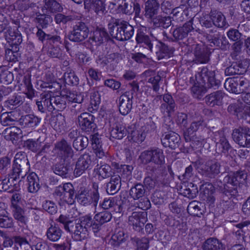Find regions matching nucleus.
<instances>
[{"mask_svg": "<svg viewBox=\"0 0 250 250\" xmlns=\"http://www.w3.org/2000/svg\"><path fill=\"white\" fill-rule=\"evenodd\" d=\"M140 158L144 164L152 162L147 167L146 169L152 176H163L165 174V156L162 149L155 148L144 151L141 153Z\"/></svg>", "mask_w": 250, "mask_h": 250, "instance_id": "1", "label": "nucleus"}, {"mask_svg": "<svg viewBox=\"0 0 250 250\" xmlns=\"http://www.w3.org/2000/svg\"><path fill=\"white\" fill-rule=\"evenodd\" d=\"M197 83L191 89L193 96L196 99H201L207 92V87H217L220 84V81L215 78L214 71H209L206 67H204L195 76Z\"/></svg>", "mask_w": 250, "mask_h": 250, "instance_id": "2", "label": "nucleus"}, {"mask_svg": "<svg viewBox=\"0 0 250 250\" xmlns=\"http://www.w3.org/2000/svg\"><path fill=\"white\" fill-rule=\"evenodd\" d=\"M247 175L244 171H237L225 177L226 183L220 187L222 193L229 198L237 196L241 189L246 187Z\"/></svg>", "mask_w": 250, "mask_h": 250, "instance_id": "3", "label": "nucleus"}, {"mask_svg": "<svg viewBox=\"0 0 250 250\" xmlns=\"http://www.w3.org/2000/svg\"><path fill=\"white\" fill-rule=\"evenodd\" d=\"M109 33L112 38L119 41L129 40L134 34V28L128 22L118 20L109 24Z\"/></svg>", "mask_w": 250, "mask_h": 250, "instance_id": "4", "label": "nucleus"}, {"mask_svg": "<svg viewBox=\"0 0 250 250\" xmlns=\"http://www.w3.org/2000/svg\"><path fill=\"white\" fill-rule=\"evenodd\" d=\"M30 170V165L26 153L19 152L15 155L11 172L15 178H24Z\"/></svg>", "mask_w": 250, "mask_h": 250, "instance_id": "5", "label": "nucleus"}, {"mask_svg": "<svg viewBox=\"0 0 250 250\" xmlns=\"http://www.w3.org/2000/svg\"><path fill=\"white\" fill-rule=\"evenodd\" d=\"M221 165L215 161H208L199 167V172L205 177L214 178L220 173Z\"/></svg>", "mask_w": 250, "mask_h": 250, "instance_id": "6", "label": "nucleus"}, {"mask_svg": "<svg viewBox=\"0 0 250 250\" xmlns=\"http://www.w3.org/2000/svg\"><path fill=\"white\" fill-rule=\"evenodd\" d=\"M89 29L87 25L83 22H78L73 27L68 38L74 42H81L87 38Z\"/></svg>", "mask_w": 250, "mask_h": 250, "instance_id": "7", "label": "nucleus"}, {"mask_svg": "<svg viewBox=\"0 0 250 250\" xmlns=\"http://www.w3.org/2000/svg\"><path fill=\"white\" fill-rule=\"evenodd\" d=\"M94 120L95 118L93 115L87 112H83L78 116V125L83 132H94L97 127Z\"/></svg>", "mask_w": 250, "mask_h": 250, "instance_id": "8", "label": "nucleus"}, {"mask_svg": "<svg viewBox=\"0 0 250 250\" xmlns=\"http://www.w3.org/2000/svg\"><path fill=\"white\" fill-rule=\"evenodd\" d=\"M147 220L146 211H134L128 216V223L136 231L142 232L144 224Z\"/></svg>", "mask_w": 250, "mask_h": 250, "instance_id": "9", "label": "nucleus"}, {"mask_svg": "<svg viewBox=\"0 0 250 250\" xmlns=\"http://www.w3.org/2000/svg\"><path fill=\"white\" fill-rule=\"evenodd\" d=\"M233 140L243 147H250V129L246 127L235 129L232 133Z\"/></svg>", "mask_w": 250, "mask_h": 250, "instance_id": "10", "label": "nucleus"}, {"mask_svg": "<svg viewBox=\"0 0 250 250\" xmlns=\"http://www.w3.org/2000/svg\"><path fill=\"white\" fill-rule=\"evenodd\" d=\"M91 156L89 153H85L81 155L76 163L74 175L76 177L80 176L86 170L91 168Z\"/></svg>", "mask_w": 250, "mask_h": 250, "instance_id": "11", "label": "nucleus"}, {"mask_svg": "<svg viewBox=\"0 0 250 250\" xmlns=\"http://www.w3.org/2000/svg\"><path fill=\"white\" fill-rule=\"evenodd\" d=\"M132 93L125 92L118 98V106L120 112L123 115L128 114L132 107Z\"/></svg>", "mask_w": 250, "mask_h": 250, "instance_id": "12", "label": "nucleus"}, {"mask_svg": "<svg viewBox=\"0 0 250 250\" xmlns=\"http://www.w3.org/2000/svg\"><path fill=\"white\" fill-rule=\"evenodd\" d=\"M69 229L70 230L68 232L70 233L72 237L77 241L85 240L88 237V230L77 220H75L72 225L69 227Z\"/></svg>", "mask_w": 250, "mask_h": 250, "instance_id": "13", "label": "nucleus"}, {"mask_svg": "<svg viewBox=\"0 0 250 250\" xmlns=\"http://www.w3.org/2000/svg\"><path fill=\"white\" fill-rule=\"evenodd\" d=\"M189 114L192 118L193 121L189 127L188 128L186 131L184 133V135L187 136L188 139L189 138L188 137V134H194V133L198 129L202 128L206 125L202 116H201L197 112L195 111L193 112L192 111H190Z\"/></svg>", "mask_w": 250, "mask_h": 250, "instance_id": "14", "label": "nucleus"}, {"mask_svg": "<svg viewBox=\"0 0 250 250\" xmlns=\"http://www.w3.org/2000/svg\"><path fill=\"white\" fill-rule=\"evenodd\" d=\"M180 141V136L173 131L163 135L161 138V142L164 146L169 147L173 149L178 147Z\"/></svg>", "mask_w": 250, "mask_h": 250, "instance_id": "15", "label": "nucleus"}, {"mask_svg": "<svg viewBox=\"0 0 250 250\" xmlns=\"http://www.w3.org/2000/svg\"><path fill=\"white\" fill-rule=\"evenodd\" d=\"M216 143V151L218 153H226L230 149L231 146L222 132H216L214 134Z\"/></svg>", "mask_w": 250, "mask_h": 250, "instance_id": "16", "label": "nucleus"}, {"mask_svg": "<svg viewBox=\"0 0 250 250\" xmlns=\"http://www.w3.org/2000/svg\"><path fill=\"white\" fill-rule=\"evenodd\" d=\"M192 24V20H189L182 26L175 28L172 32L174 39L178 41L186 38L188 33L194 29Z\"/></svg>", "mask_w": 250, "mask_h": 250, "instance_id": "17", "label": "nucleus"}, {"mask_svg": "<svg viewBox=\"0 0 250 250\" xmlns=\"http://www.w3.org/2000/svg\"><path fill=\"white\" fill-rule=\"evenodd\" d=\"M2 135L5 140L11 141L14 144L21 137L22 131L19 127L12 126L5 129Z\"/></svg>", "mask_w": 250, "mask_h": 250, "instance_id": "18", "label": "nucleus"}, {"mask_svg": "<svg viewBox=\"0 0 250 250\" xmlns=\"http://www.w3.org/2000/svg\"><path fill=\"white\" fill-rule=\"evenodd\" d=\"M49 108V111L53 110L62 111L66 107L65 98L61 96H54L50 93Z\"/></svg>", "mask_w": 250, "mask_h": 250, "instance_id": "19", "label": "nucleus"}, {"mask_svg": "<svg viewBox=\"0 0 250 250\" xmlns=\"http://www.w3.org/2000/svg\"><path fill=\"white\" fill-rule=\"evenodd\" d=\"M210 16L213 21V25L215 27L226 29L229 26L225 16L221 12L216 10H211Z\"/></svg>", "mask_w": 250, "mask_h": 250, "instance_id": "20", "label": "nucleus"}, {"mask_svg": "<svg viewBox=\"0 0 250 250\" xmlns=\"http://www.w3.org/2000/svg\"><path fill=\"white\" fill-rule=\"evenodd\" d=\"M160 4L158 0H146L145 2V16L152 19L158 13Z\"/></svg>", "mask_w": 250, "mask_h": 250, "instance_id": "21", "label": "nucleus"}, {"mask_svg": "<svg viewBox=\"0 0 250 250\" xmlns=\"http://www.w3.org/2000/svg\"><path fill=\"white\" fill-rule=\"evenodd\" d=\"M121 187V177L119 174H114L106 184V191L108 194L113 195L120 190Z\"/></svg>", "mask_w": 250, "mask_h": 250, "instance_id": "22", "label": "nucleus"}, {"mask_svg": "<svg viewBox=\"0 0 250 250\" xmlns=\"http://www.w3.org/2000/svg\"><path fill=\"white\" fill-rule=\"evenodd\" d=\"M41 122V119L32 115L28 114L22 116L20 119L21 125L24 128H34Z\"/></svg>", "mask_w": 250, "mask_h": 250, "instance_id": "23", "label": "nucleus"}, {"mask_svg": "<svg viewBox=\"0 0 250 250\" xmlns=\"http://www.w3.org/2000/svg\"><path fill=\"white\" fill-rule=\"evenodd\" d=\"M112 214L109 211H104L96 213L94 216L95 221L94 227L98 229V231L101 229L102 226L111 220Z\"/></svg>", "mask_w": 250, "mask_h": 250, "instance_id": "24", "label": "nucleus"}, {"mask_svg": "<svg viewBox=\"0 0 250 250\" xmlns=\"http://www.w3.org/2000/svg\"><path fill=\"white\" fill-rule=\"evenodd\" d=\"M108 37V33L104 28H97L90 39L95 43V45H100L106 41Z\"/></svg>", "mask_w": 250, "mask_h": 250, "instance_id": "25", "label": "nucleus"}, {"mask_svg": "<svg viewBox=\"0 0 250 250\" xmlns=\"http://www.w3.org/2000/svg\"><path fill=\"white\" fill-rule=\"evenodd\" d=\"M146 29L142 27L138 29L136 37V41L138 43H144L145 47L152 51L153 45L150 40L149 37L146 35Z\"/></svg>", "mask_w": 250, "mask_h": 250, "instance_id": "26", "label": "nucleus"}, {"mask_svg": "<svg viewBox=\"0 0 250 250\" xmlns=\"http://www.w3.org/2000/svg\"><path fill=\"white\" fill-rule=\"evenodd\" d=\"M92 146L97 157L102 158L105 156V152L102 148L101 138L98 133L91 136Z\"/></svg>", "mask_w": 250, "mask_h": 250, "instance_id": "27", "label": "nucleus"}, {"mask_svg": "<svg viewBox=\"0 0 250 250\" xmlns=\"http://www.w3.org/2000/svg\"><path fill=\"white\" fill-rule=\"evenodd\" d=\"M224 95L225 93L221 90L211 93L206 96V102L211 106H213L215 105H219L222 103Z\"/></svg>", "mask_w": 250, "mask_h": 250, "instance_id": "28", "label": "nucleus"}, {"mask_svg": "<svg viewBox=\"0 0 250 250\" xmlns=\"http://www.w3.org/2000/svg\"><path fill=\"white\" fill-rule=\"evenodd\" d=\"M56 148L60 153L66 157L72 158L74 155L73 150L70 145L65 140H62L55 146Z\"/></svg>", "mask_w": 250, "mask_h": 250, "instance_id": "29", "label": "nucleus"}, {"mask_svg": "<svg viewBox=\"0 0 250 250\" xmlns=\"http://www.w3.org/2000/svg\"><path fill=\"white\" fill-rule=\"evenodd\" d=\"M246 68L240 62H233L225 70V73L227 76L233 75L243 74L246 72Z\"/></svg>", "mask_w": 250, "mask_h": 250, "instance_id": "30", "label": "nucleus"}, {"mask_svg": "<svg viewBox=\"0 0 250 250\" xmlns=\"http://www.w3.org/2000/svg\"><path fill=\"white\" fill-rule=\"evenodd\" d=\"M77 201L82 205L86 206L94 203V200L92 198V195L89 194L88 190L85 188L81 189L76 196Z\"/></svg>", "mask_w": 250, "mask_h": 250, "instance_id": "31", "label": "nucleus"}, {"mask_svg": "<svg viewBox=\"0 0 250 250\" xmlns=\"http://www.w3.org/2000/svg\"><path fill=\"white\" fill-rule=\"evenodd\" d=\"M203 249V250H224L225 247L217 239L210 238L204 242Z\"/></svg>", "mask_w": 250, "mask_h": 250, "instance_id": "32", "label": "nucleus"}, {"mask_svg": "<svg viewBox=\"0 0 250 250\" xmlns=\"http://www.w3.org/2000/svg\"><path fill=\"white\" fill-rule=\"evenodd\" d=\"M158 46L159 51L156 52V54L158 59L159 60L165 58H169L174 51L173 47L168 46L161 42H159V44Z\"/></svg>", "mask_w": 250, "mask_h": 250, "instance_id": "33", "label": "nucleus"}, {"mask_svg": "<svg viewBox=\"0 0 250 250\" xmlns=\"http://www.w3.org/2000/svg\"><path fill=\"white\" fill-rule=\"evenodd\" d=\"M62 234V230L58 226L51 225L47 229L46 235L47 239L52 242H57Z\"/></svg>", "mask_w": 250, "mask_h": 250, "instance_id": "34", "label": "nucleus"}, {"mask_svg": "<svg viewBox=\"0 0 250 250\" xmlns=\"http://www.w3.org/2000/svg\"><path fill=\"white\" fill-rule=\"evenodd\" d=\"M128 134V137L130 138V140L138 144L143 142L146 137V132L144 127L138 129L133 128V130H129Z\"/></svg>", "mask_w": 250, "mask_h": 250, "instance_id": "35", "label": "nucleus"}, {"mask_svg": "<svg viewBox=\"0 0 250 250\" xmlns=\"http://www.w3.org/2000/svg\"><path fill=\"white\" fill-rule=\"evenodd\" d=\"M152 22L155 27L167 28L171 25L172 20L170 17L159 15L153 18L152 19Z\"/></svg>", "mask_w": 250, "mask_h": 250, "instance_id": "36", "label": "nucleus"}, {"mask_svg": "<svg viewBox=\"0 0 250 250\" xmlns=\"http://www.w3.org/2000/svg\"><path fill=\"white\" fill-rule=\"evenodd\" d=\"M28 190L30 192L35 193L40 188L39 179L35 172L31 173L27 176Z\"/></svg>", "mask_w": 250, "mask_h": 250, "instance_id": "37", "label": "nucleus"}, {"mask_svg": "<svg viewBox=\"0 0 250 250\" xmlns=\"http://www.w3.org/2000/svg\"><path fill=\"white\" fill-rule=\"evenodd\" d=\"M194 54L196 63H205L209 60V54L204 48L197 46L195 48Z\"/></svg>", "mask_w": 250, "mask_h": 250, "instance_id": "38", "label": "nucleus"}, {"mask_svg": "<svg viewBox=\"0 0 250 250\" xmlns=\"http://www.w3.org/2000/svg\"><path fill=\"white\" fill-rule=\"evenodd\" d=\"M94 172L99 176V179H104L111 177V168L107 164L101 166L98 165L94 168Z\"/></svg>", "mask_w": 250, "mask_h": 250, "instance_id": "39", "label": "nucleus"}, {"mask_svg": "<svg viewBox=\"0 0 250 250\" xmlns=\"http://www.w3.org/2000/svg\"><path fill=\"white\" fill-rule=\"evenodd\" d=\"M127 133H129V130H127L123 125H117L111 129L110 135L113 138L122 139L125 137Z\"/></svg>", "mask_w": 250, "mask_h": 250, "instance_id": "40", "label": "nucleus"}, {"mask_svg": "<svg viewBox=\"0 0 250 250\" xmlns=\"http://www.w3.org/2000/svg\"><path fill=\"white\" fill-rule=\"evenodd\" d=\"M6 36L14 45H18L22 42L21 35L17 29L13 30L11 27H9L7 30Z\"/></svg>", "mask_w": 250, "mask_h": 250, "instance_id": "41", "label": "nucleus"}, {"mask_svg": "<svg viewBox=\"0 0 250 250\" xmlns=\"http://www.w3.org/2000/svg\"><path fill=\"white\" fill-rule=\"evenodd\" d=\"M13 241H15L13 248L15 250H19V247L21 249H26L32 245L31 239L28 240L26 238L20 235L14 236Z\"/></svg>", "mask_w": 250, "mask_h": 250, "instance_id": "42", "label": "nucleus"}, {"mask_svg": "<svg viewBox=\"0 0 250 250\" xmlns=\"http://www.w3.org/2000/svg\"><path fill=\"white\" fill-rule=\"evenodd\" d=\"M78 221L83 226H84V228L87 229V230L91 229L94 233L98 232V229H95V227H94V223L95 222L94 218L92 219V217L89 215H86L81 217Z\"/></svg>", "mask_w": 250, "mask_h": 250, "instance_id": "43", "label": "nucleus"}, {"mask_svg": "<svg viewBox=\"0 0 250 250\" xmlns=\"http://www.w3.org/2000/svg\"><path fill=\"white\" fill-rule=\"evenodd\" d=\"M145 191L143 185L137 184L130 188L129 195L134 200H138L144 196Z\"/></svg>", "mask_w": 250, "mask_h": 250, "instance_id": "44", "label": "nucleus"}, {"mask_svg": "<svg viewBox=\"0 0 250 250\" xmlns=\"http://www.w3.org/2000/svg\"><path fill=\"white\" fill-rule=\"evenodd\" d=\"M43 9L46 12L51 14H55L62 11L63 8L61 5L57 0L44 2Z\"/></svg>", "mask_w": 250, "mask_h": 250, "instance_id": "45", "label": "nucleus"}, {"mask_svg": "<svg viewBox=\"0 0 250 250\" xmlns=\"http://www.w3.org/2000/svg\"><path fill=\"white\" fill-rule=\"evenodd\" d=\"M50 93H43L41 95V101H37L36 104L39 111L43 113L46 110L49 111Z\"/></svg>", "mask_w": 250, "mask_h": 250, "instance_id": "46", "label": "nucleus"}, {"mask_svg": "<svg viewBox=\"0 0 250 250\" xmlns=\"http://www.w3.org/2000/svg\"><path fill=\"white\" fill-rule=\"evenodd\" d=\"M8 175L7 177L2 180V189L4 191L11 192L14 189V186L16 185L15 182L19 178H15L14 175H13L12 172H11Z\"/></svg>", "mask_w": 250, "mask_h": 250, "instance_id": "47", "label": "nucleus"}, {"mask_svg": "<svg viewBox=\"0 0 250 250\" xmlns=\"http://www.w3.org/2000/svg\"><path fill=\"white\" fill-rule=\"evenodd\" d=\"M35 23L42 28H46L52 21V18L48 14H39L34 20Z\"/></svg>", "mask_w": 250, "mask_h": 250, "instance_id": "48", "label": "nucleus"}, {"mask_svg": "<svg viewBox=\"0 0 250 250\" xmlns=\"http://www.w3.org/2000/svg\"><path fill=\"white\" fill-rule=\"evenodd\" d=\"M88 145V139L83 135L80 136L73 142V147L77 151H81L85 148Z\"/></svg>", "mask_w": 250, "mask_h": 250, "instance_id": "49", "label": "nucleus"}, {"mask_svg": "<svg viewBox=\"0 0 250 250\" xmlns=\"http://www.w3.org/2000/svg\"><path fill=\"white\" fill-rule=\"evenodd\" d=\"M188 137L187 136H184L185 139L187 142H191L192 147H199L202 146L203 142L205 141V138L202 136H197L194 134H188Z\"/></svg>", "mask_w": 250, "mask_h": 250, "instance_id": "50", "label": "nucleus"}, {"mask_svg": "<svg viewBox=\"0 0 250 250\" xmlns=\"http://www.w3.org/2000/svg\"><path fill=\"white\" fill-rule=\"evenodd\" d=\"M91 8L98 15H103L105 11L104 2L101 0H93L90 5Z\"/></svg>", "mask_w": 250, "mask_h": 250, "instance_id": "51", "label": "nucleus"}, {"mask_svg": "<svg viewBox=\"0 0 250 250\" xmlns=\"http://www.w3.org/2000/svg\"><path fill=\"white\" fill-rule=\"evenodd\" d=\"M127 235L122 230L114 234L111 238V243L115 246H119L126 240Z\"/></svg>", "mask_w": 250, "mask_h": 250, "instance_id": "52", "label": "nucleus"}, {"mask_svg": "<svg viewBox=\"0 0 250 250\" xmlns=\"http://www.w3.org/2000/svg\"><path fill=\"white\" fill-rule=\"evenodd\" d=\"M53 172L57 175L62 177L66 178L68 176V168L63 164H56L52 167Z\"/></svg>", "mask_w": 250, "mask_h": 250, "instance_id": "53", "label": "nucleus"}, {"mask_svg": "<svg viewBox=\"0 0 250 250\" xmlns=\"http://www.w3.org/2000/svg\"><path fill=\"white\" fill-rule=\"evenodd\" d=\"M122 60V57L119 53H111L107 56L108 67L114 69L117 64Z\"/></svg>", "mask_w": 250, "mask_h": 250, "instance_id": "54", "label": "nucleus"}, {"mask_svg": "<svg viewBox=\"0 0 250 250\" xmlns=\"http://www.w3.org/2000/svg\"><path fill=\"white\" fill-rule=\"evenodd\" d=\"M187 210L189 214L194 216L201 217L202 215L198 203L195 201H192L188 204Z\"/></svg>", "mask_w": 250, "mask_h": 250, "instance_id": "55", "label": "nucleus"}, {"mask_svg": "<svg viewBox=\"0 0 250 250\" xmlns=\"http://www.w3.org/2000/svg\"><path fill=\"white\" fill-rule=\"evenodd\" d=\"M133 242L136 243V250H147L149 248V239L146 237L142 238H134Z\"/></svg>", "mask_w": 250, "mask_h": 250, "instance_id": "56", "label": "nucleus"}, {"mask_svg": "<svg viewBox=\"0 0 250 250\" xmlns=\"http://www.w3.org/2000/svg\"><path fill=\"white\" fill-rule=\"evenodd\" d=\"M24 146L31 151L37 152L41 149L42 142L39 139L36 141L33 139H28L24 142Z\"/></svg>", "mask_w": 250, "mask_h": 250, "instance_id": "57", "label": "nucleus"}, {"mask_svg": "<svg viewBox=\"0 0 250 250\" xmlns=\"http://www.w3.org/2000/svg\"><path fill=\"white\" fill-rule=\"evenodd\" d=\"M13 216L15 219L18 220L22 223H25V217L24 216V211L20 206H15L11 207Z\"/></svg>", "mask_w": 250, "mask_h": 250, "instance_id": "58", "label": "nucleus"}, {"mask_svg": "<svg viewBox=\"0 0 250 250\" xmlns=\"http://www.w3.org/2000/svg\"><path fill=\"white\" fill-rule=\"evenodd\" d=\"M75 20V17L72 15H65L61 13H58L55 15V21L57 24H65L68 22L72 21Z\"/></svg>", "mask_w": 250, "mask_h": 250, "instance_id": "59", "label": "nucleus"}, {"mask_svg": "<svg viewBox=\"0 0 250 250\" xmlns=\"http://www.w3.org/2000/svg\"><path fill=\"white\" fill-rule=\"evenodd\" d=\"M176 108V104L172 103L170 104H162L160 109L164 115L170 117L171 114L175 111Z\"/></svg>", "mask_w": 250, "mask_h": 250, "instance_id": "60", "label": "nucleus"}, {"mask_svg": "<svg viewBox=\"0 0 250 250\" xmlns=\"http://www.w3.org/2000/svg\"><path fill=\"white\" fill-rule=\"evenodd\" d=\"M13 220L12 217L5 213H0V227L11 228L13 227Z\"/></svg>", "mask_w": 250, "mask_h": 250, "instance_id": "61", "label": "nucleus"}, {"mask_svg": "<svg viewBox=\"0 0 250 250\" xmlns=\"http://www.w3.org/2000/svg\"><path fill=\"white\" fill-rule=\"evenodd\" d=\"M11 159L7 156L0 158V173L5 174L11 167Z\"/></svg>", "mask_w": 250, "mask_h": 250, "instance_id": "62", "label": "nucleus"}, {"mask_svg": "<svg viewBox=\"0 0 250 250\" xmlns=\"http://www.w3.org/2000/svg\"><path fill=\"white\" fill-rule=\"evenodd\" d=\"M133 169V167L131 165H121L118 173L123 178L127 179L131 175Z\"/></svg>", "mask_w": 250, "mask_h": 250, "instance_id": "63", "label": "nucleus"}, {"mask_svg": "<svg viewBox=\"0 0 250 250\" xmlns=\"http://www.w3.org/2000/svg\"><path fill=\"white\" fill-rule=\"evenodd\" d=\"M66 83L69 85H77L79 83V78L74 72H66L64 74Z\"/></svg>", "mask_w": 250, "mask_h": 250, "instance_id": "64", "label": "nucleus"}]
</instances>
